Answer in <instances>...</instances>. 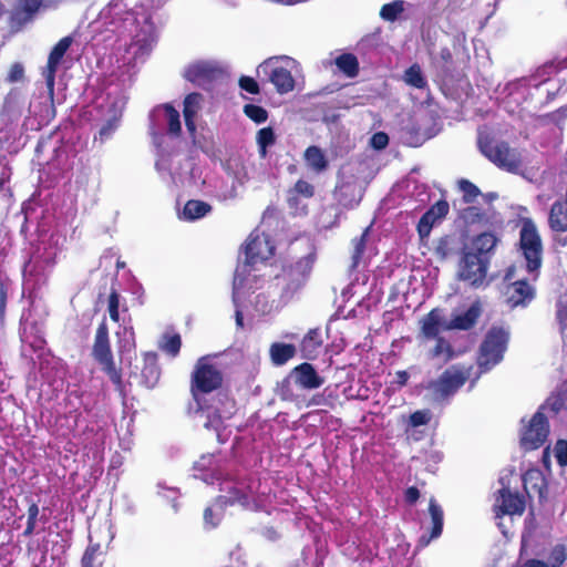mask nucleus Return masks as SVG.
I'll use <instances>...</instances> for the list:
<instances>
[{
  "mask_svg": "<svg viewBox=\"0 0 567 567\" xmlns=\"http://www.w3.org/2000/svg\"><path fill=\"white\" fill-rule=\"evenodd\" d=\"M389 143V137L383 132H378L371 137V145L375 150H383Z\"/></svg>",
  "mask_w": 567,
  "mask_h": 567,
  "instance_id": "obj_63",
  "label": "nucleus"
},
{
  "mask_svg": "<svg viewBox=\"0 0 567 567\" xmlns=\"http://www.w3.org/2000/svg\"><path fill=\"white\" fill-rule=\"evenodd\" d=\"M557 320L561 337L567 341V305L558 303Z\"/></svg>",
  "mask_w": 567,
  "mask_h": 567,
  "instance_id": "obj_59",
  "label": "nucleus"
},
{
  "mask_svg": "<svg viewBox=\"0 0 567 567\" xmlns=\"http://www.w3.org/2000/svg\"><path fill=\"white\" fill-rule=\"evenodd\" d=\"M276 142L275 132L271 127H264L257 133V144L261 157H266L267 148L272 146Z\"/></svg>",
  "mask_w": 567,
  "mask_h": 567,
  "instance_id": "obj_45",
  "label": "nucleus"
},
{
  "mask_svg": "<svg viewBox=\"0 0 567 567\" xmlns=\"http://www.w3.org/2000/svg\"><path fill=\"white\" fill-rule=\"evenodd\" d=\"M128 27H135L136 32L126 49V60L128 62L132 60L143 61L156 41L155 27L150 16L128 10L123 0H113L100 11L97 19L91 23L93 32L103 29L116 32L121 29L127 30Z\"/></svg>",
  "mask_w": 567,
  "mask_h": 567,
  "instance_id": "obj_2",
  "label": "nucleus"
},
{
  "mask_svg": "<svg viewBox=\"0 0 567 567\" xmlns=\"http://www.w3.org/2000/svg\"><path fill=\"white\" fill-rule=\"evenodd\" d=\"M336 65L347 76L353 78L358 74V59L351 53H343L336 59Z\"/></svg>",
  "mask_w": 567,
  "mask_h": 567,
  "instance_id": "obj_40",
  "label": "nucleus"
},
{
  "mask_svg": "<svg viewBox=\"0 0 567 567\" xmlns=\"http://www.w3.org/2000/svg\"><path fill=\"white\" fill-rule=\"evenodd\" d=\"M305 159L307 165L317 173L323 172L328 166L323 152L317 146H309L306 150Z\"/></svg>",
  "mask_w": 567,
  "mask_h": 567,
  "instance_id": "obj_35",
  "label": "nucleus"
},
{
  "mask_svg": "<svg viewBox=\"0 0 567 567\" xmlns=\"http://www.w3.org/2000/svg\"><path fill=\"white\" fill-rule=\"evenodd\" d=\"M556 70L557 68L554 62H550L542 66L537 71V74L530 79L522 78L505 84H499L495 91L497 99L508 113H515L528 101L530 89L534 87L538 90L540 84L546 83Z\"/></svg>",
  "mask_w": 567,
  "mask_h": 567,
  "instance_id": "obj_6",
  "label": "nucleus"
},
{
  "mask_svg": "<svg viewBox=\"0 0 567 567\" xmlns=\"http://www.w3.org/2000/svg\"><path fill=\"white\" fill-rule=\"evenodd\" d=\"M452 330L449 320L444 318L443 311L439 308L432 309L421 320V333L425 339L440 337L442 331Z\"/></svg>",
  "mask_w": 567,
  "mask_h": 567,
  "instance_id": "obj_22",
  "label": "nucleus"
},
{
  "mask_svg": "<svg viewBox=\"0 0 567 567\" xmlns=\"http://www.w3.org/2000/svg\"><path fill=\"white\" fill-rule=\"evenodd\" d=\"M431 420V412L429 410H420L412 413L409 417V424L413 427L425 425Z\"/></svg>",
  "mask_w": 567,
  "mask_h": 567,
  "instance_id": "obj_56",
  "label": "nucleus"
},
{
  "mask_svg": "<svg viewBox=\"0 0 567 567\" xmlns=\"http://www.w3.org/2000/svg\"><path fill=\"white\" fill-rule=\"evenodd\" d=\"M566 547L564 545H556L549 556V567H560L566 560Z\"/></svg>",
  "mask_w": 567,
  "mask_h": 567,
  "instance_id": "obj_54",
  "label": "nucleus"
},
{
  "mask_svg": "<svg viewBox=\"0 0 567 567\" xmlns=\"http://www.w3.org/2000/svg\"><path fill=\"white\" fill-rule=\"evenodd\" d=\"M100 550H101L100 544L99 543L93 544L92 537L90 536V545L85 549L84 555L81 560L82 567H95L94 560H95L97 554H100Z\"/></svg>",
  "mask_w": 567,
  "mask_h": 567,
  "instance_id": "obj_49",
  "label": "nucleus"
},
{
  "mask_svg": "<svg viewBox=\"0 0 567 567\" xmlns=\"http://www.w3.org/2000/svg\"><path fill=\"white\" fill-rule=\"evenodd\" d=\"M519 246L526 261V271L536 280L542 266L543 244L537 227L530 219L522 224Z\"/></svg>",
  "mask_w": 567,
  "mask_h": 567,
  "instance_id": "obj_10",
  "label": "nucleus"
},
{
  "mask_svg": "<svg viewBox=\"0 0 567 567\" xmlns=\"http://www.w3.org/2000/svg\"><path fill=\"white\" fill-rule=\"evenodd\" d=\"M437 63L447 69L452 63V53L449 48H442L439 54Z\"/></svg>",
  "mask_w": 567,
  "mask_h": 567,
  "instance_id": "obj_64",
  "label": "nucleus"
},
{
  "mask_svg": "<svg viewBox=\"0 0 567 567\" xmlns=\"http://www.w3.org/2000/svg\"><path fill=\"white\" fill-rule=\"evenodd\" d=\"M118 339V349L121 353L131 352L135 348V334L133 327L124 326L122 330L116 332Z\"/></svg>",
  "mask_w": 567,
  "mask_h": 567,
  "instance_id": "obj_43",
  "label": "nucleus"
},
{
  "mask_svg": "<svg viewBox=\"0 0 567 567\" xmlns=\"http://www.w3.org/2000/svg\"><path fill=\"white\" fill-rule=\"evenodd\" d=\"M554 455L560 466L567 465V441L558 440L554 446Z\"/></svg>",
  "mask_w": 567,
  "mask_h": 567,
  "instance_id": "obj_57",
  "label": "nucleus"
},
{
  "mask_svg": "<svg viewBox=\"0 0 567 567\" xmlns=\"http://www.w3.org/2000/svg\"><path fill=\"white\" fill-rule=\"evenodd\" d=\"M151 130L154 133L155 124H166L168 133L178 135L181 132L179 113L169 105L158 106L151 113Z\"/></svg>",
  "mask_w": 567,
  "mask_h": 567,
  "instance_id": "obj_24",
  "label": "nucleus"
},
{
  "mask_svg": "<svg viewBox=\"0 0 567 567\" xmlns=\"http://www.w3.org/2000/svg\"><path fill=\"white\" fill-rule=\"evenodd\" d=\"M508 341V332L502 328H492L481 344L477 358L480 373L493 369L503 360Z\"/></svg>",
  "mask_w": 567,
  "mask_h": 567,
  "instance_id": "obj_11",
  "label": "nucleus"
},
{
  "mask_svg": "<svg viewBox=\"0 0 567 567\" xmlns=\"http://www.w3.org/2000/svg\"><path fill=\"white\" fill-rule=\"evenodd\" d=\"M429 513L432 519L433 528L431 533V538H437L441 536L443 530V509L437 504V502L434 498L430 499L429 504Z\"/></svg>",
  "mask_w": 567,
  "mask_h": 567,
  "instance_id": "obj_38",
  "label": "nucleus"
},
{
  "mask_svg": "<svg viewBox=\"0 0 567 567\" xmlns=\"http://www.w3.org/2000/svg\"><path fill=\"white\" fill-rule=\"evenodd\" d=\"M157 487H158V494L162 497L166 498L167 501L172 502V507H173L174 512H178L179 506L176 503V499L179 496L178 489L175 487H167L164 483H158Z\"/></svg>",
  "mask_w": 567,
  "mask_h": 567,
  "instance_id": "obj_51",
  "label": "nucleus"
},
{
  "mask_svg": "<svg viewBox=\"0 0 567 567\" xmlns=\"http://www.w3.org/2000/svg\"><path fill=\"white\" fill-rule=\"evenodd\" d=\"M104 94L105 99L99 105L105 116V124L99 131L101 141L107 140L117 128L127 100L126 95L114 85H110Z\"/></svg>",
  "mask_w": 567,
  "mask_h": 567,
  "instance_id": "obj_12",
  "label": "nucleus"
},
{
  "mask_svg": "<svg viewBox=\"0 0 567 567\" xmlns=\"http://www.w3.org/2000/svg\"><path fill=\"white\" fill-rule=\"evenodd\" d=\"M274 252L275 246L268 235L259 233L258 229L250 234L245 245V262L237 267L234 277L233 302L238 328L244 327L241 302L246 295L250 267L269 259Z\"/></svg>",
  "mask_w": 567,
  "mask_h": 567,
  "instance_id": "obj_3",
  "label": "nucleus"
},
{
  "mask_svg": "<svg viewBox=\"0 0 567 567\" xmlns=\"http://www.w3.org/2000/svg\"><path fill=\"white\" fill-rule=\"evenodd\" d=\"M238 185L225 181H216L214 184V194L220 200L234 199L237 196Z\"/></svg>",
  "mask_w": 567,
  "mask_h": 567,
  "instance_id": "obj_42",
  "label": "nucleus"
},
{
  "mask_svg": "<svg viewBox=\"0 0 567 567\" xmlns=\"http://www.w3.org/2000/svg\"><path fill=\"white\" fill-rule=\"evenodd\" d=\"M315 264V256L309 254L298 259L293 265L284 271L281 298L289 301L306 284Z\"/></svg>",
  "mask_w": 567,
  "mask_h": 567,
  "instance_id": "obj_16",
  "label": "nucleus"
},
{
  "mask_svg": "<svg viewBox=\"0 0 567 567\" xmlns=\"http://www.w3.org/2000/svg\"><path fill=\"white\" fill-rule=\"evenodd\" d=\"M155 167L164 182L169 184L178 183L179 173L174 167V161L169 154H159Z\"/></svg>",
  "mask_w": 567,
  "mask_h": 567,
  "instance_id": "obj_30",
  "label": "nucleus"
},
{
  "mask_svg": "<svg viewBox=\"0 0 567 567\" xmlns=\"http://www.w3.org/2000/svg\"><path fill=\"white\" fill-rule=\"evenodd\" d=\"M495 501V507L502 515H522L525 511V498L518 493H512L507 488L498 492Z\"/></svg>",
  "mask_w": 567,
  "mask_h": 567,
  "instance_id": "obj_23",
  "label": "nucleus"
},
{
  "mask_svg": "<svg viewBox=\"0 0 567 567\" xmlns=\"http://www.w3.org/2000/svg\"><path fill=\"white\" fill-rule=\"evenodd\" d=\"M59 0H18L12 20L19 23L31 21L38 12L55 8Z\"/></svg>",
  "mask_w": 567,
  "mask_h": 567,
  "instance_id": "obj_20",
  "label": "nucleus"
},
{
  "mask_svg": "<svg viewBox=\"0 0 567 567\" xmlns=\"http://www.w3.org/2000/svg\"><path fill=\"white\" fill-rule=\"evenodd\" d=\"M223 167L227 177L231 178L238 186L244 185L249 179V163L243 155H230Z\"/></svg>",
  "mask_w": 567,
  "mask_h": 567,
  "instance_id": "obj_25",
  "label": "nucleus"
},
{
  "mask_svg": "<svg viewBox=\"0 0 567 567\" xmlns=\"http://www.w3.org/2000/svg\"><path fill=\"white\" fill-rule=\"evenodd\" d=\"M322 346L321 332L319 329H311L301 341V352L307 359H312L317 355L318 350Z\"/></svg>",
  "mask_w": 567,
  "mask_h": 567,
  "instance_id": "obj_34",
  "label": "nucleus"
},
{
  "mask_svg": "<svg viewBox=\"0 0 567 567\" xmlns=\"http://www.w3.org/2000/svg\"><path fill=\"white\" fill-rule=\"evenodd\" d=\"M223 493L212 507L204 511V525L207 529L218 526L221 519V509L226 505H239L245 509L258 511L264 507V499L256 495L251 485L246 481L225 480L220 483Z\"/></svg>",
  "mask_w": 567,
  "mask_h": 567,
  "instance_id": "obj_4",
  "label": "nucleus"
},
{
  "mask_svg": "<svg viewBox=\"0 0 567 567\" xmlns=\"http://www.w3.org/2000/svg\"><path fill=\"white\" fill-rule=\"evenodd\" d=\"M434 339L436 343L434 348L429 352L430 358H440L444 363L450 361L454 355V351L451 343L442 337H437Z\"/></svg>",
  "mask_w": 567,
  "mask_h": 567,
  "instance_id": "obj_39",
  "label": "nucleus"
},
{
  "mask_svg": "<svg viewBox=\"0 0 567 567\" xmlns=\"http://www.w3.org/2000/svg\"><path fill=\"white\" fill-rule=\"evenodd\" d=\"M290 378L305 390H315L324 383V378L319 375L313 365L307 362L297 365L291 371Z\"/></svg>",
  "mask_w": 567,
  "mask_h": 567,
  "instance_id": "obj_21",
  "label": "nucleus"
},
{
  "mask_svg": "<svg viewBox=\"0 0 567 567\" xmlns=\"http://www.w3.org/2000/svg\"><path fill=\"white\" fill-rule=\"evenodd\" d=\"M181 337L179 334H165L163 337V340L159 344L161 349L165 351L166 353L171 354L172 357H176L181 349Z\"/></svg>",
  "mask_w": 567,
  "mask_h": 567,
  "instance_id": "obj_46",
  "label": "nucleus"
},
{
  "mask_svg": "<svg viewBox=\"0 0 567 567\" xmlns=\"http://www.w3.org/2000/svg\"><path fill=\"white\" fill-rule=\"evenodd\" d=\"M59 249L56 247H44L43 254L39 255L34 259V264L43 262L45 267L52 266L55 262ZM33 261L28 266L31 267Z\"/></svg>",
  "mask_w": 567,
  "mask_h": 567,
  "instance_id": "obj_52",
  "label": "nucleus"
},
{
  "mask_svg": "<svg viewBox=\"0 0 567 567\" xmlns=\"http://www.w3.org/2000/svg\"><path fill=\"white\" fill-rule=\"evenodd\" d=\"M496 241L493 234L483 233L464 246L458 268L461 280L473 287L483 285L487 274L489 252L496 246Z\"/></svg>",
  "mask_w": 567,
  "mask_h": 567,
  "instance_id": "obj_5",
  "label": "nucleus"
},
{
  "mask_svg": "<svg viewBox=\"0 0 567 567\" xmlns=\"http://www.w3.org/2000/svg\"><path fill=\"white\" fill-rule=\"evenodd\" d=\"M338 202L348 208L358 205L362 198V189L355 182H343L336 189Z\"/></svg>",
  "mask_w": 567,
  "mask_h": 567,
  "instance_id": "obj_28",
  "label": "nucleus"
},
{
  "mask_svg": "<svg viewBox=\"0 0 567 567\" xmlns=\"http://www.w3.org/2000/svg\"><path fill=\"white\" fill-rule=\"evenodd\" d=\"M217 73H219V70L215 63L198 61L189 64L185 69L184 76L193 83L203 84L206 81L215 79Z\"/></svg>",
  "mask_w": 567,
  "mask_h": 567,
  "instance_id": "obj_26",
  "label": "nucleus"
},
{
  "mask_svg": "<svg viewBox=\"0 0 567 567\" xmlns=\"http://www.w3.org/2000/svg\"><path fill=\"white\" fill-rule=\"evenodd\" d=\"M93 355L95 360L102 365L103 371L116 385V389L122 391V377L121 373L116 370L113 361L109 340V328L105 319L102 320L96 329L93 344Z\"/></svg>",
  "mask_w": 567,
  "mask_h": 567,
  "instance_id": "obj_14",
  "label": "nucleus"
},
{
  "mask_svg": "<svg viewBox=\"0 0 567 567\" xmlns=\"http://www.w3.org/2000/svg\"><path fill=\"white\" fill-rule=\"evenodd\" d=\"M297 69V61L290 56H272L265 60L257 68L258 76L269 81L280 94H286L295 89L292 71Z\"/></svg>",
  "mask_w": 567,
  "mask_h": 567,
  "instance_id": "obj_8",
  "label": "nucleus"
},
{
  "mask_svg": "<svg viewBox=\"0 0 567 567\" xmlns=\"http://www.w3.org/2000/svg\"><path fill=\"white\" fill-rule=\"evenodd\" d=\"M403 81L415 89H427V81L419 64L411 65L403 74Z\"/></svg>",
  "mask_w": 567,
  "mask_h": 567,
  "instance_id": "obj_37",
  "label": "nucleus"
},
{
  "mask_svg": "<svg viewBox=\"0 0 567 567\" xmlns=\"http://www.w3.org/2000/svg\"><path fill=\"white\" fill-rule=\"evenodd\" d=\"M557 320L561 337L567 341V305L558 303Z\"/></svg>",
  "mask_w": 567,
  "mask_h": 567,
  "instance_id": "obj_58",
  "label": "nucleus"
},
{
  "mask_svg": "<svg viewBox=\"0 0 567 567\" xmlns=\"http://www.w3.org/2000/svg\"><path fill=\"white\" fill-rule=\"evenodd\" d=\"M458 188L463 193V198L466 203H473L481 195L478 187L467 179H461Z\"/></svg>",
  "mask_w": 567,
  "mask_h": 567,
  "instance_id": "obj_48",
  "label": "nucleus"
},
{
  "mask_svg": "<svg viewBox=\"0 0 567 567\" xmlns=\"http://www.w3.org/2000/svg\"><path fill=\"white\" fill-rule=\"evenodd\" d=\"M202 102V95L198 93H192L186 96L184 101V118H185V125L188 130V132L193 135L196 126H195V116L199 110Z\"/></svg>",
  "mask_w": 567,
  "mask_h": 567,
  "instance_id": "obj_33",
  "label": "nucleus"
},
{
  "mask_svg": "<svg viewBox=\"0 0 567 567\" xmlns=\"http://www.w3.org/2000/svg\"><path fill=\"white\" fill-rule=\"evenodd\" d=\"M368 231H369V228H367L359 238H354L352 241V244H353V252H352V257H351V259H352L351 267L352 268H357L361 261L362 255L365 249V240H367Z\"/></svg>",
  "mask_w": 567,
  "mask_h": 567,
  "instance_id": "obj_47",
  "label": "nucleus"
},
{
  "mask_svg": "<svg viewBox=\"0 0 567 567\" xmlns=\"http://www.w3.org/2000/svg\"><path fill=\"white\" fill-rule=\"evenodd\" d=\"M194 470L196 472L194 476L200 478L207 484H214L215 482H219L220 484L225 480H234L233 477L223 476L218 460L212 454L203 455L195 463Z\"/></svg>",
  "mask_w": 567,
  "mask_h": 567,
  "instance_id": "obj_19",
  "label": "nucleus"
},
{
  "mask_svg": "<svg viewBox=\"0 0 567 567\" xmlns=\"http://www.w3.org/2000/svg\"><path fill=\"white\" fill-rule=\"evenodd\" d=\"M212 210V206L203 200L190 199L188 200L179 217L184 220L193 221L205 217Z\"/></svg>",
  "mask_w": 567,
  "mask_h": 567,
  "instance_id": "obj_32",
  "label": "nucleus"
},
{
  "mask_svg": "<svg viewBox=\"0 0 567 567\" xmlns=\"http://www.w3.org/2000/svg\"><path fill=\"white\" fill-rule=\"evenodd\" d=\"M518 268L509 267L505 274V288L506 302L511 308L526 307L535 298V288L532 286L528 278H519L517 276Z\"/></svg>",
  "mask_w": 567,
  "mask_h": 567,
  "instance_id": "obj_15",
  "label": "nucleus"
},
{
  "mask_svg": "<svg viewBox=\"0 0 567 567\" xmlns=\"http://www.w3.org/2000/svg\"><path fill=\"white\" fill-rule=\"evenodd\" d=\"M244 112L250 120L256 123H264L268 117L267 111L264 107L255 104L245 105Z\"/></svg>",
  "mask_w": 567,
  "mask_h": 567,
  "instance_id": "obj_50",
  "label": "nucleus"
},
{
  "mask_svg": "<svg viewBox=\"0 0 567 567\" xmlns=\"http://www.w3.org/2000/svg\"><path fill=\"white\" fill-rule=\"evenodd\" d=\"M481 315V307L478 303H473L464 313L454 316L449 320L452 330H468L477 321Z\"/></svg>",
  "mask_w": 567,
  "mask_h": 567,
  "instance_id": "obj_29",
  "label": "nucleus"
},
{
  "mask_svg": "<svg viewBox=\"0 0 567 567\" xmlns=\"http://www.w3.org/2000/svg\"><path fill=\"white\" fill-rule=\"evenodd\" d=\"M472 368L452 365L437 380L427 385L433 400L442 401L453 395L470 378Z\"/></svg>",
  "mask_w": 567,
  "mask_h": 567,
  "instance_id": "obj_13",
  "label": "nucleus"
},
{
  "mask_svg": "<svg viewBox=\"0 0 567 567\" xmlns=\"http://www.w3.org/2000/svg\"><path fill=\"white\" fill-rule=\"evenodd\" d=\"M156 354L146 353L145 354V367L142 370V374L148 386H154L159 378V371L156 365Z\"/></svg>",
  "mask_w": 567,
  "mask_h": 567,
  "instance_id": "obj_41",
  "label": "nucleus"
},
{
  "mask_svg": "<svg viewBox=\"0 0 567 567\" xmlns=\"http://www.w3.org/2000/svg\"><path fill=\"white\" fill-rule=\"evenodd\" d=\"M435 254L444 259L451 254L450 239L447 237L441 238L435 247Z\"/></svg>",
  "mask_w": 567,
  "mask_h": 567,
  "instance_id": "obj_62",
  "label": "nucleus"
},
{
  "mask_svg": "<svg viewBox=\"0 0 567 567\" xmlns=\"http://www.w3.org/2000/svg\"><path fill=\"white\" fill-rule=\"evenodd\" d=\"M477 143L482 154L499 168L517 172L522 167V153L509 147L506 142L480 133Z\"/></svg>",
  "mask_w": 567,
  "mask_h": 567,
  "instance_id": "obj_9",
  "label": "nucleus"
},
{
  "mask_svg": "<svg viewBox=\"0 0 567 567\" xmlns=\"http://www.w3.org/2000/svg\"><path fill=\"white\" fill-rule=\"evenodd\" d=\"M72 42L73 39L71 37H64L53 47L48 59L47 68L43 70L42 73L43 78L45 79L47 93L42 96L43 102H40L39 104H43V106L38 109V105L34 101L30 103V110L35 115H40L42 118H50L54 115L53 92L55 72L62 58L71 47Z\"/></svg>",
  "mask_w": 567,
  "mask_h": 567,
  "instance_id": "obj_7",
  "label": "nucleus"
},
{
  "mask_svg": "<svg viewBox=\"0 0 567 567\" xmlns=\"http://www.w3.org/2000/svg\"><path fill=\"white\" fill-rule=\"evenodd\" d=\"M449 213V204L440 200L434 204L420 219L417 231L422 238L430 235L433 225Z\"/></svg>",
  "mask_w": 567,
  "mask_h": 567,
  "instance_id": "obj_27",
  "label": "nucleus"
},
{
  "mask_svg": "<svg viewBox=\"0 0 567 567\" xmlns=\"http://www.w3.org/2000/svg\"><path fill=\"white\" fill-rule=\"evenodd\" d=\"M566 401L567 390L557 389L555 392L550 394V396L545 401V403L539 406L537 411H542L545 414V411L549 410L554 414H557L565 408Z\"/></svg>",
  "mask_w": 567,
  "mask_h": 567,
  "instance_id": "obj_36",
  "label": "nucleus"
},
{
  "mask_svg": "<svg viewBox=\"0 0 567 567\" xmlns=\"http://www.w3.org/2000/svg\"><path fill=\"white\" fill-rule=\"evenodd\" d=\"M297 349L293 344L274 342L269 348L270 360L275 365H284L295 357Z\"/></svg>",
  "mask_w": 567,
  "mask_h": 567,
  "instance_id": "obj_31",
  "label": "nucleus"
},
{
  "mask_svg": "<svg viewBox=\"0 0 567 567\" xmlns=\"http://www.w3.org/2000/svg\"><path fill=\"white\" fill-rule=\"evenodd\" d=\"M239 85L244 91L250 94H257L259 92L258 83L252 78L243 76L239 80Z\"/></svg>",
  "mask_w": 567,
  "mask_h": 567,
  "instance_id": "obj_61",
  "label": "nucleus"
},
{
  "mask_svg": "<svg viewBox=\"0 0 567 567\" xmlns=\"http://www.w3.org/2000/svg\"><path fill=\"white\" fill-rule=\"evenodd\" d=\"M221 382V372L212 363V358H199L192 373L190 392L194 404L189 411L205 429L214 430L218 437L224 420L229 419L235 410L234 401L226 395H218L217 399H213V403H208L207 396L218 389Z\"/></svg>",
  "mask_w": 567,
  "mask_h": 567,
  "instance_id": "obj_1",
  "label": "nucleus"
},
{
  "mask_svg": "<svg viewBox=\"0 0 567 567\" xmlns=\"http://www.w3.org/2000/svg\"><path fill=\"white\" fill-rule=\"evenodd\" d=\"M315 195V187L303 179H299L293 187L287 192V203L296 215L307 213V200Z\"/></svg>",
  "mask_w": 567,
  "mask_h": 567,
  "instance_id": "obj_18",
  "label": "nucleus"
},
{
  "mask_svg": "<svg viewBox=\"0 0 567 567\" xmlns=\"http://www.w3.org/2000/svg\"><path fill=\"white\" fill-rule=\"evenodd\" d=\"M39 506L35 503H32L28 508V522L27 527L23 532L25 537H30L34 534L35 525L39 516Z\"/></svg>",
  "mask_w": 567,
  "mask_h": 567,
  "instance_id": "obj_53",
  "label": "nucleus"
},
{
  "mask_svg": "<svg viewBox=\"0 0 567 567\" xmlns=\"http://www.w3.org/2000/svg\"><path fill=\"white\" fill-rule=\"evenodd\" d=\"M549 435V423L542 411L529 419H522L520 445L526 451H533L545 444Z\"/></svg>",
  "mask_w": 567,
  "mask_h": 567,
  "instance_id": "obj_17",
  "label": "nucleus"
},
{
  "mask_svg": "<svg viewBox=\"0 0 567 567\" xmlns=\"http://www.w3.org/2000/svg\"><path fill=\"white\" fill-rule=\"evenodd\" d=\"M406 2L403 0H395L384 4L380 10V16L385 21H395L401 13L405 10Z\"/></svg>",
  "mask_w": 567,
  "mask_h": 567,
  "instance_id": "obj_44",
  "label": "nucleus"
},
{
  "mask_svg": "<svg viewBox=\"0 0 567 567\" xmlns=\"http://www.w3.org/2000/svg\"><path fill=\"white\" fill-rule=\"evenodd\" d=\"M107 309H109L110 318L113 321L118 322L120 321V311H118L120 295L115 290H112V292L109 296Z\"/></svg>",
  "mask_w": 567,
  "mask_h": 567,
  "instance_id": "obj_55",
  "label": "nucleus"
},
{
  "mask_svg": "<svg viewBox=\"0 0 567 567\" xmlns=\"http://www.w3.org/2000/svg\"><path fill=\"white\" fill-rule=\"evenodd\" d=\"M24 75V69L21 63H14L11 65L7 81L10 83L20 82L23 79Z\"/></svg>",
  "mask_w": 567,
  "mask_h": 567,
  "instance_id": "obj_60",
  "label": "nucleus"
}]
</instances>
